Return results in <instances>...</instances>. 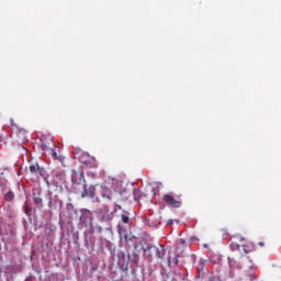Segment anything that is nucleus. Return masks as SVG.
<instances>
[{"label": "nucleus", "mask_w": 281, "mask_h": 281, "mask_svg": "<svg viewBox=\"0 0 281 281\" xmlns=\"http://www.w3.org/2000/svg\"><path fill=\"white\" fill-rule=\"evenodd\" d=\"M259 247H265V243H262V241H259Z\"/></svg>", "instance_id": "nucleus-18"}, {"label": "nucleus", "mask_w": 281, "mask_h": 281, "mask_svg": "<svg viewBox=\"0 0 281 281\" xmlns=\"http://www.w3.org/2000/svg\"><path fill=\"white\" fill-rule=\"evenodd\" d=\"M179 265V255H175L173 259L171 256L168 257V265Z\"/></svg>", "instance_id": "nucleus-8"}, {"label": "nucleus", "mask_w": 281, "mask_h": 281, "mask_svg": "<svg viewBox=\"0 0 281 281\" xmlns=\"http://www.w3.org/2000/svg\"><path fill=\"white\" fill-rule=\"evenodd\" d=\"M144 254H148V251H153V254L156 255L157 258H164L166 256V248L164 246H148L146 248H143Z\"/></svg>", "instance_id": "nucleus-1"}, {"label": "nucleus", "mask_w": 281, "mask_h": 281, "mask_svg": "<svg viewBox=\"0 0 281 281\" xmlns=\"http://www.w3.org/2000/svg\"><path fill=\"white\" fill-rule=\"evenodd\" d=\"M34 204L43 205V199H41V196H36V194H34Z\"/></svg>", "instance_id": "nucleus-11"}, {"label": "nucleus", "mask_w": 281, "mask_h": 281, "mask_svg": "<svg viewBox=\"0 0 281 281\" xmlns=\"http://www.w3.org/2000/svg\"><path fill=\"white\" fill-rule=\"evenodd\" d=\"M121 221H122V223H124V224L131 223V217H128V213H123V214L121 215Z\"/></svg>", "instance_id": "nucleus-9"}, {"label": "nucleus", "mask_w": 281, "mask_h": 281, "mask_svg": "<svg viewBox=\"0 0 281 281\" xmlns=\"http://www.w3.org/2000/svg\"><path fill=\"white\" fill-rule=\"evenodd\" d=\"M229 265H232V260H229Z\"/></svg>", "instance_id": "nucleus-21"}, {"label": "nucleus", "mask_w": 281, "mask_h": 281, "mask_svg": "<svg viewBox=\"0 0 281 281\" xmlns=\"http://www.w3.org/2000/svg\"><path fill=\"white\" fill-rule=\"evenodd\" d=\"M19 133H21V135H25V133H27V131H25V128H20Z\"/></svg>", "instance_id": "nucleus-16"}, {"label": "nucleus", "mask_w": 281, "mask_h": 281, "mask_svg": "<svg viewBox=\"0 0 281 281\" xmlns=\"http://www.w3.org/2000/svg\"><path fill=\"white\" fill-rule=\"evenodd\" d=\"M50 153L55 159H58V154L56 153V150H54V148H50Z\"/></svg>", "instance_id": "nucleus-13"}, {"label": "nucleus", "mask_w": 281, "mask_h": 281, "mask_svg": "<svg viewBox=\"0 0 281 281\" xmlns=\"http://www.w3.org/2000/svg\"><path fill=\"white\" fill-rule=\"evenodd\" d=\"M71 181L72 183H77L79 186V183H87V181L85 180V172H79L76 170H71Z\"/></svg>", "instance_id": "nucleus-5"}, {"label": "nucleus", "mask_w": 281, "mask_h": 281, "mask_svg": "<svg viewBox=\"0 0 281 281\" xmlns=\"http://www.w3.org/2000/svg\"><path fill=\"white\" fill-rule=\"evenodd\" d=\"M162 201H165V203L170 207H181V196H177V199H175V196L170 194H165Z\"/></svg>", "instance_id": "nucleus-2"}, {"label": "nucleus", "mask_w": 281, "mask_h": 281, "mask_svg": "<svg viewBox=\"0 0 281 281\" xmlns=\"http://www.w3.org/2000/svg\"><path fill=\"white\" fill-rule=\"evenodd\" d=\"M101 196L108 201H111V190H109V188H102Z\"/></svg>", "instance_id": "nucleus-7"}, {"label": "nucleus", "mask_w": 281, "mask_h": 281, "mask_svg": "<svg viewBox=\"0 0 281 281\" xmlns=\"http://www.w3.org/2000/svg\"><path fill=\"white\" fill-rule=\"evenodd\" d=\"M4 199L5 201H9V202L14 201V193L13 192L5 193Z\"/></svg>", "instance_id": "nucleus-10"}, {"label": "nucleus", "mask_w": 281, "mask_h": 281, "mask_svg": "<svg viewBox=\"0 0 281 281\" xmlns=\"http://www.w3.org/2000/svg\"><path fill=\"white\" fill-rule=\"evenodd\" d=\"M256 280V277H254V274H250V281Z\"/></svg>", "instance_id": "nucleus-19"}, {"label": "nucleus", "mask_w": 281, "mask_h": 281, "mask_svg": "<svg viewBox=\"0 0 281 281\" xmlns=\"http://www.w3.org/2000/svg\"><path fill=\"white\" fill-rule=\"evenodd\" d=\"M11 124H12V126H14V121L13 120H11Z\"/></svg>", "instance_id": "nucleus-20"}, {"label": "nucleus", "mask_w": 281, "mask_h": 281, "mask_svg": "<svg viewBox=\"0 0 281 281\" xmlns=\"http://www.w3.org/2000/svg\"><path fill=\"white\" fill-rule=\"evenodd\" d=\"M147 258H153V251L144 252Z\"/></svg>", "instance_id": "nucleus-15"}, {"label": "nucleus", "mask_w": 281, "mask_h": 281, "mask_svg": "<svg viewBox=\"0 0 281 281\" xmlns=\"http://www.w3.org/2000/svg\"><path fill=\"white\" fill-rule=\"evenodd\" d=\"M42 149L47 150V145L43 144Z\"/></svg>", "instance_id": "nucleus-17"}, {"label": "nucleus", "mask_w": 281, "mask_h": 281, "mask_svg": "<svg viewBox=\"0 0 281 281\" xmlns=\"http://www.w3.org/2000/svg\"><path fill=\"white\" fill-rule=\"evenodd\" d=\"M243 251L244 254H251V248L248 245H243Z\"/></svg>", "instance_id": "nucleus-12"}, {"label": "nucleus", "mask_w": 281, "mask_h": 281, "mask_svg": "<svg viewBox=\"0 0 281 281\" xmlns=\"http://www.w3.org/2000/svg\"><path fill=\"white\" fill-rule=\"evenodd\" d=\"M232 247H235V249H238V251H240V245H238V244H232Z\"/></svg>", "instance_id": "nucleus-14"}, {"label": "nucleus", "mask_w": 281, "mask_h": 281, "mask_svg": "<svg viewBox=\"0 0 281 281\" xmlns=\"http://www.w3.org/2000/svg\"><path fill=\"white\" fill-rule=\"evenodd\" d=\"M30 173L34 179H41V177H44L45 170L38 166V164L31 165L30 168Z\"/></svg>", "instance_id": "nucleus-3"}, {"label": "nucleus", "mask_w": 281, "mask_h": 281, "mask_svg": "<svg viewBox=\"0 0 281 281\" xmlns=\"http://www.w3.org/2000/svg\"><path fill=\"white\" fill-rule=\"evenodd\" d=\"M86 196L98 201V198H95V187H89V189H87V182H85L83 191L81 192V198L85 199Z\"/></svg>", "instance_id": "nucleus-4"}, {"label": "nucleus", "mask_w": 281, "mask_h": 281, "mask_svg": "<svg viewBox=\"0 0 281 281\" xmlns=\"http://www.w3.org/2000/svg\"><path fill=\"white\" fill-rule=\"evenodd\" d=\"M79 159H80L81 164H85L86 166H90L91 161H93V158H91L89 156V154L83 153V151L81 153V156Z\"/></svg>", "instance_id": "nucleus-6"}]
</instances>
